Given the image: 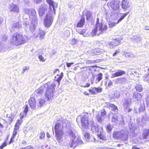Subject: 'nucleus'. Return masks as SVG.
<instances>
[{"label": "nucleus", "mask_w": 149, "mask_h": 149, "mask_svg": "<svg viewBox=\"0 0 149 149\" xmlns=\"http://www.w3.org/2000/svg\"><path fill=\"white\" fill-rule=\"evenodd\" d=\"M28 39V37L26 36H24L17 32L12 35L10 42L11 45L18 46L24 44Z\"/></svg>", "instance_id": "obj_1"}, {"label": "nucleus", "mask_w": 149, "mask_h": 149, "mask_svg": "<svg viewBox=\"0 0 149 149\" xmlns=\"http://www.w3.org/2000/svg\"><path fill=\"white\" fill-rule=\"evenodd\" d=\"M63 126L61 123H56L54 126V130L56 139L58 141L62 137L63 134Z\"/></svg>", "instance_id": "obj_2"}, {"label": "nucleus", "mask_w": 149, "mask_h": 149, "mask_svg": "<svg viewBox=\"0 0 149 149\" xmlns=\"http://www.w3.org/2000/svg\"><path fill=\"white\" fill-rule=\"evenodd\" d=\"M55 85L54 84L47 86L45 93V98L47 101H50L53 97Z\"/></svg>", "instance_id": "obj_3"}, {"label": "nucleus", "mask_w": 149, "mask_h": 149, "mask_svg": "<svg viewBox=\"0 0 149 149\" xmlns=\"http://www.w3.org/2000/svg\"><path fill=\"white\" fill-rule=\"evenodd\" d=\"M81 126L84 128L87 129L88 128L89 126L91 123L88 120V118L86 116H83L81 117L80 119Z\"/></svg>", "instance_id": "obj_4"}, {"label": "nucleus", "mask_w": 149, "mask_h": 149, "mask_svg": "<svg viewBox=\"0 0 149 149\" xmlns=\"http://www.w3.org/2000/svg\"><path fill=\"white\" fill-rule=\"evenodd\" d=\"M53 18L51 16L47 15L44 19V24L45 26L47 28L49 27L52 22Z\"/></svg>", "instance_id": "obj_5"}, {"label": "nucleus", "mask_w": 149, "mask_h": 149, "mask_svg": "<svg viewBox=\"0 0 149 149\" xmlns=\"http://www.w3.org/2000/svg\"><path fill=\"white\" fill-rule=\"evenodd\" d=\"M29 105L31 109H36L37 103L36 100L34 97H31L28 101Z\"/></svg>", "instance_id": "obj_6"}, {"label": "nucleus", "mask_w": 149, "mask_h": 149, "mask_svg": "<svg viewBox=\"0 0 149 149\" xmlns=\"http://www.w3.org/2000/svg\"><path fill=\"white\" fill-rule=\"evenodd\" d=\"M91 126L92 131L94 132L99 133V127L97 125L95 124L93 121H91Z\"/></svg>", "instance_id": "obj_7"}, {"label": "nucleus", "mask_w": 149, "mask_h": 149, "mask_svg": "<svg viewBox=\"0 0 149 149\" xmlns=\"http://www.w3.org/2000/svg\"><path fill=\"white\" fill-rule=\"evenodd\" d=\"M99 18H97L96 24V27H98L100 30L103 31L107 29V27L106 25H103L102 23H100L99 22Z\"/></svg>", "instance_id": "obj_8"}, {"label": "nucleus", "mask_w": 149, "mask_h": 149, "mask_svg": "<svg viewBox=\"0 0 149 149\" xmlns=\"http://www.w3.org/2000/svg\"><path fill=\"white\" fill-rule=\"evenodd\" d=\"M46 2L49 4V8L51 9L52 7L53 8V11L52 10V12L55 13V7H57V4L52 0H46Z\"/></svg>", "instance_id": "obj_9"}, {"label": "nucleus", "mask_w": 149, "mask_h": 149, "mask_svg": "<svg viewBox=\"0 0 149 149\" xmlns=\"http://www.w3.org/2000/svg\"><path fill=\"white\" fill-rule=\"evenodd\" d=\"M47 9V6L46 5H41L39 8L38 12L40 16L43 15L45 11Z\"/></svg>", "instance_id": "obj_10"}, {"label": "nucleus", "mask_w": 149, "mask_h": 149, "mask_svg": "<svg viewBox=\"0 0 149 149\" xmlns=\"http://www.w3.org/2000/svg\"><path fill=\"white\" fill-rule=\"evenodd\" d=\"M85 19L84 17H81L76 25V27L79 28H82L83 27L85 23Z\"/></svg>", "instance_id": "obj_11"}, {"label": "nucleus", "mask_w": 149, "mask_h": 149, "mask_svg": "<svg viewBox=\"0 0 149 149\" xmlns=\"http://www.w3.org/2000/svg\"><path fill=\"white\" fill-rule=\"evenodd\" d=\"M24 117L20 116L19 119H18L15 123L14 127L19 129L20 126L21 125L23 122L22 119Z\"/></svg>", "instance_id": "obj_12"}, {"label": "nucleus", "mask_w": 149, "mask_h": 149, "mask_svg": "<svg viewBox=\"0 0 149 149\" xmlns=\"http://www.w3.org/2000/svg\"><path fill=\"white\" fill-rule=\"evenodd\" d=\"M75 139H71L70 143L68 145L70 147L72 148H75L77 146V142L75 141Z\"/></svg>", "instance_id": "obj_13"}, {"label": "nucleus", "mask_w": 149, "mask_h": 149, "mask_svg": "<svg viewBox=\"0 0 149 149\" xmlns=\"http://www.w3.org/2000/svg\"><path fill=\"white\" fill-rule=\"evenodd\" d=\"M142 96L141 94L137 93L135 92L133 94V97L136 100V101H139L141 100Z\"/></svg>", "instance_id": "obj_14"}, {"label": "nucleus", "mask_w": 149, "mask_h": 149, "mask_svg": "<svg viewBox=\"0 0 149 149\" xmlns=\"http://www.w3.org/2000/svg\"><path fill=\"white\" fill-rule=\"evenodd\" d=\"M24 110L21 113L20 115L23 117H25L28 111L29 107L27 104L25 105L23 107Z\"/></svg>", "instance_id": "obj_15"}, {"label": "nucleus", "mask_w": 149, "mask_h": 149, "mask_svg": "<svg viewBox=\"0 0 149 149\" xmlns=\"http://www.w3.org/2000/svg\"><path fill=\"white\" fill-rule=\"evenodd\" d=\"M46 32L42 30H40L36 37H38L40 39L43 38L46 34Z\"/></svg>", "instance_id": "obj_16"}, {"label": "nucleus", "mask_w": 149, "mask_h": 149, "mask_svg": "<svg viewBox=\"0 0 149 149\" xmlns=\"http://www.w3.org/2000/svg\"><path fill=\"white\" fill-rule=\"evenodd\" d=\"M44 91V88L42 87H41L35 91L36 94L37 96H39L43 93Z\"/></svg>", "instance_id": "obj_17"}, {"label": "nucleus", "mask_w": 149, "mask_h": 149, "mask_svg": "<svg viewBox=\"0 0 149 149\" xmlns=\"http://www.w3.org/2000/svg\"><path fill=\"white\" fill-rule=\"evenodd\" d=\"M100 134L97 135V136L99 138L103 141H105L106 140L107 138L106 136V134L105 133H104L103 132H100Z\"/></svg>", "instance_id": "obj_18"}, {"label": "nucleus", "mask_w": 149, "mask_h": 149, "mask_svg": "<svg viewBox=\"0 0 149 149\" xmlns=\"http://www.w3.org/2000/svg\"><path fill=\"white\" fill-rule=\"evenodd\" d=\"M130 6L127 0H123L122 1V7L124 9H126Z\"/></svg>", "instance_id": "obj_19"}, {"label": "nucleus", "mask_w": 149, "mask_h": 149, "mask_svg": "<svg viewBox=\"0 0 149 149\" xmlns=\"http://www.w3.org/2000/svg\"><path fill=\"white\" fill-rule=\"evenodd\" d=\"M11 9L10 11L12 12L18 13L19 11V8L16 5L13 4L11 6Z\"/></svg>", "instance_id": "obj_20"}, {"label": "nucleus", "mask_w": 149, "mask_h": 149, "mask_svg": "<svg viewBox=\"0 0 149 149\" xmlns=\"http://www.w3.org/2000/svg\"><path fill=\"white\" fill-rule=\"evenodd\" d=\"M100 53V49L98 48H96L93 49L91 52L93 55H99Z\"/></svg>", "instance_id": "obj_21"}, {"label": "nucleus", "mask_w": 149, "mask_h": 149, "mask_svg": "<svg viewBox=\"0 0 149 149\" xmlns=\"http://www.w3.org/2000/svg\"><path fill=\"white\" fill-rule=\"evenodd\" d=\"M149 135V129H145L144 130L143 133V139H147L148 136Z\"/></svg>", "instance_id": "obj_22"}, {"label": "nucleus", "mask_w": 149, "mask_h": 149, "mask_svg": "<svg viewBox=\"0 0 149 149\" xmlns=\"http://www.w3.org/2000/svg\"><path fill=\"white\" fill-rule=\"evenodd\" d=\"M56 76L58 77L55 80L58 83V85H59L60 81L63 77V72H61L59 74H57Z\"/></svg>", "instance_id": "obj_23"}, {"label": "nucleus", "mask_w": 149, "mask_h": 149, "mask_svg": "<svg viewBox=\"0 0 149 149\" xmlns=\"http://www.w3.org/2000/svg\"><path fill=\"white\" fill-rule=\"evenodd\" d=\"M135 88L136 91L139 92H141L143 90V88L142 85L139 84H137L136 85Z\"/></svg>", "instance_id": "obj_24"}, {"label": "nucleus", "mask_w": 149, "mask_h": 149, "mask_svg": "<svg viewBox=\"0 0 149 149\" xmlns=\"http://www.w3.org/2000/svg\"><path fill=\"white\" fill-rule=\"evenodd\" d=\"M22 26V25L19 22H16L13 24L12 28L14 29H19Z\"/></svg>", "instance_id": "obj_25"}, {"label": "nucleus", "mask_w": 149, "mask_h": 149, "mask_svg": "<svg viewBox=\"0 0 149 149\" xmlns=\"http://www.w3.org/2000/svg\"><path fill=\"white\" fill-rule=\"evenodd\" d=\"M69 136L71 137V139H76V136L75 135V133L72 131V130H71L68 133Z\"/></svg>", "instance_id": "obj_26"}, {"label": "nucleus", "mask_w": 149, "mask_h": 149, "mask_svg": "<svg viewBox=\"0 0 149 149\" xmlns=\"http://www.w3.org/2000/svg\"><path fill=\"white\" fill-rule=\"evenodd\" d=\"M107 107L110 108H111L112 109V110H114L117 109V107L113 104L111 103H109L107 104L106 107Z\"/></svg>", "instance_id": "obj_27"}, {"label": "nucleus", "mask_w": 149, "mask_h": 149, "mask_svg": "<svg viewBox=\"0 0 149 149\" xmlns=\"http://www.w3.org/2000/svg\"><path fill=\"white\" fill-rule=\"evenodd\" d=\"M120 134L118 132H114L113 134V137L114 138L118 139L120 136Z\"/></svg>", "instance_id": "obj_28"}, {"label": "nucleus", "mask_w": 149, "mask_h": 149, "mask_svg": "<svg viewBox=\"0 0 149 149\" xmlns=\"http://www.w3.org/2000/svg\"><path fill=\"white\" fill-rule=\"evenodd\" d=\"M103 74L101 73H99L97 75L96 80L98 82H99L102 78Z\"/></svg>", "instance_id": "obj_29"}, {"label": "nucleus", "mask_w": 149, "mask_h": 149, "mask_svg": "<svg viewBox=\"0 0 149 149\" xmlns=\"http://www.w3.org/2000/svg\"><path fill=\"white\" fill-rule=\"evenodd\" d=\"M106 129L107 132H110L112 130V127L110 124H108L107 125Z\"/></svg>", "instance_id": "obj_30"}, {"label": "nucleus", "mask_w": 149, "mask_h": 149, "mask_svg": "<svg viewBox=\"0 0 149 149\" xmlns=\"http://www.w3.org/2000/svg\"><path fill=\"white\" fill-rule=\"evenodd\" d=\"M128 138V135L126 134H122V140L125 141L127 140Z\"/></svg>", "instance_id": "obj_31"}, {"label": "nucleus", "mask_w": 149, "mask_h": 149, "mask_svg": "<svg viewBox=\"0 0 149 149\" xmlns=\"http://www.w3.org/2000/svg\"><path fill=\"white\" fill-rule=\"evenodd\" d=\"M76 141L77 142V145L80 144L81 145L84 144L83 142L81 139V138L79 137L77 138V140H76Z\"/></svg>", "instance_id": "obj_32"}, {"label": "nucleus", "mask_w": 149, "mask_h": 149, "mask_svg": "<svg viewBox=\"0 0 149 149\" xmlns=\"http://www.w3.org/2000/svg\"><path fill=\"white\" fill-rule=\"evenodd\" d=\"M16 136V135L15 134H12V135L11 137L10 140L8 143L9 144H11L14 141L15 138Z\"/></svg>", "instance_id": "obj_33"}, {"label": "nucleus", "mask_w": 149, "mask_h": 149, "mask_svg": "<svg viewBox=\"0 0 149 149\" xmlns=\"http://www.w3.org/2000/svg\"><path fill=\"white\" fill-rule=\"evenodd\" d=\"M95 89V87H91L88 89V91L92 94H96Z\"/></svg>", "instance_id": "obj_34"}, {"label": "nucleus", "mask_w": 149, "mask_h": 149, "mask_svg": "<svg viewBox=\"0 0 149 149\" xmlns=\"http://www.w3.org/2000/svg\"><path fill=\"white\" fill-rule=\"evenodd\" d=\"M85 139L86 140L88 141L90 138V134L88 132H86L84 135Z\"/></svg>", "instance_id": "obj_35"}, {"label": "nucleus", "mask_w": 149, "mask_h": 149, "mask_svg": "<svg viewBox=\"0 0 149 149\" xmlns=\"http://www.w3.org/2000/svg\"><path fill=\"white\" fill-rule=\"evenodd\" d=\"M45 102L44 99H40L39 100V103L40 106H42Z\"/></svg>", "instance_id": "obj_36"}, {"label": "nucleus", "mask_w": 149, "mask_h": 149, "mask_svg": "<svg viewBox=\"0 0 149 149\" xmlns=\"http://www.w3.org/2000/svg\"><path fill=\"white\" fill-rule=\"evenodd\" d=\"M14 118V117L13 115H10L8 117V120L10 123H11L13 122Z\"/></svg>", "instance_id": "obj_37"}, {"label": "nucleus", "mask_w": 149, "mask_h": 149, "mask_svg": "<svg viewBox=\"0 0 149 149\" xmlns=\"http://www.w3.org/2000/svg\"><path fill=\"white\" fill-rule=\"evenodd\" d=\"M91 13L89 12H88L86 14V19L87 20H89L91 17Z\"/></svg>", "instance_id": "obj_38"}, {"label": "nucleus", "mask_w": 149, "mask_h": 149, "mask_svg": "<svg viewBox=\"0 0 149 149\" xmlns=\"http://www.w3.org/2000/svg\"><path fill=\"white\" fill-rule=\"evenodd\" d=\"M29 14L30 15H34L36 14V12L34 9H31L29 11Z\"/></svg>", "instance_id": "obj_39"}, {"label": "nucleus", "mask_w": 149, "mask_h": 149, "mask_svg": "<svg viewBox=\"0 0 149 149\" xmlns=\"http://www.w3.org/2000/svg\"><path fill=\"white\" fill-rule=\"evenodd\" d=\"M7 143H6V142H4L3 143L1 146H0V149H3V148L5 147L7 145Z\"/></svg>", "instance_id": "obj_40"}, {"label": "nucleus", "mask_w": 149, "mask_h": 149, "mask_svg": "<svg viewBox=\"0 0 149 149\" xmlns=\"http://www.w3.org/2000/svg\"><path fill=\"white\" fill-rule=\"evenodd\" d=\"M96 93L101 92L102 91V88L101 87H99L98 88L95 87Z\"/></svg>", "instance_id": "obj_41"}, {"label": "nucleus", "mask_w": 149, "mask_h": 149, "mask_svg": "<svg viewBox=\"0 0 149 149\" xmlns=\"http://www.w3.org/2000/svg\"><path fill=\"white\" fill-rule=\"evenodd\" d=\"M121 75V72H117L113 74V77H118Z\"/></svg>", "instance_id": "obj_42"}, {"label": "nucleus", "mask_w": 149, "mask_h": 149, "mask_svg": "<svg viewBox=\"0 0 149 149\" xmlns=\"http://www.w3.org/2000/svg\"><path fill=\"white\" fill-rule=\"evenodd\" d=\"M19 129L17 128L14 127L13 131V134H14L16 135L17 134V132L18 131Z\"/></svg>", "instance_id": "obj_43"}, {"label": "nucleus", "mask_w": 149, "mask_h": 149, "mask_svg": "<svg viewBox=\"0 0 149 149\" xmlns=\"http://www.w3.org/2000/svg\"><path fill=\"white\" fill-rule=\"evenodd\" d=\"M97 27H96L91 32V34L93 36H94L96 34L97 32Z\"/></svg>", "instance_id": "obj_44"}, {"label": "nucleus", "mask_w": 149, "mask_h": 149, "mask_svg": "<svg viewBox=\"0 0 149 149\" xmlns=\"http://www.w3.org/2000/svg\"><path fill=\"white\" fill-rule=\"evenodd\" d=\"M38 58L39 59L40 61L42 62H44L45 61L44 57L42 55H39L38 56Z\"/></svg>", "instance_id": "obj_45"}, {"label": "nucleus", "mask_w": 149, "mask_h": 149, "mask_svg": "<svg viewBox=\"0 0 149 149\" xmlns=\"http://www.w3.org/2000/svg\"><path fill=\"white\" fill-rule=\"evenodd\" d=\"M45 137V133L44 132H41L40 136V138L42 139H43Z\"/></svg>", "instance_id": "obj_46"}, {"label": "nucleus", "mask_w": 149, "mask_h": 149, "mask_svg": "<svg viewBox=\"0 0 149 149\" xmlns=\"http://www.w3.org/2000/svg\"><path fill=\"white\" fill-rule=\"evenodd\" d=\"M2 120L3 121V123H1L0 122V128H3L4 127V125L5 124V123L6 122L5 120L2 119Z\"/></svg>", "instance_id": "obj_47"}, {"label": "nucleus", "mask_w": 149, "mask_h": 149, "mask_svg": "<svg viewBox=\"0 0 149 149\" xmlns=\"http://www.w3.org/2000/svg\"><path fill=\"white\" fill-rule=\"evenodd\" d=\"M92 61V63H98L101 61V59H97L93 61H91V60L88 61V62L89 61Z\"/></svg>", "instance_id": "obj_48"}, {"label": "nucleus", "mask_w": 149, "mask_h": 149, "mask_svg": "<svg viewBox=\"0 0 149 149\" xmlns=\"http://www.w3.org/2000/svg\"><path fill=\"white\" fill-rule=\"evenodd\" d=\"M106 112L105 109H104L103 111L101 113V115L102 116H105L106 114Z\"/></svg>", "instance_id": "obj_49"}, {"label": "nucleus", "mask_w": 149, "mask_h": 149, "mask_svg": "<svg viewBox=\"0 0 149 149\" xmlns=\"http://www.w3.org/2000/svg\"><path fill=\"white\" fill-rule=\"evenodd\" d=\"M74 63L73 62H71L70 63H66V65L68 67H70Z\"/></svg>", "instance_id": "obj_50"}, {"label": "nucleus", "mask_w": 149, "mask_h": 149, "mask_svg": "<svg viewBox=\"0 0 149 149\" xmlns=\"http://www.w3.org/2000/svg\"><path fill=\"white\" fill-rule=\"evenodd\" d=\"M76 40L75 38H73L71 40V42L72 45H74L76 44Z\"/></svg>", "instance_id": "obj_51"}, {"label": "nucleus", "mask_w": 149, "mask_h": 149, "mask_svg": "<svg viewBox=\"0 0 149 149\" xmlns=\"http://www.w3.org/2000/svg\"><path fill=\"white\" fill-rule=\"evenodd\" d=\"M90 84L89 83H87L86 84V85L84 86H82V87L84 88L88 87L90 86Z\"/></svg>", "instance_id": "obj_52"}, {"label": "nucleus", "mask_w": 149, "mask_h": 149, "mask_svg": "<svg viewBox=\"0 0 149 149\" xmlns=\"http://www.w3.org/2000/svg\"><path fill=\"white\" fill-rule=\"evenodd\" d=\"M96 118L98 121L100 122L102 121V119L100 116H96Z\"/></svg>", "instance_id": "obj_53"}, {"label": "nucleus", "mask_w": 149, "mask_h": 149, "mask_svg": "<svg viewBox=\"0 0 149 149\" xmlns=\"http://www.w3.org/2000/svg\"><path fill=\"white\" fill-rule=\"evenodd\" d=\"M29 67L28 66H26L24 68L23 71L24 72L26 70H28L29 69Z\"/></svg>", "instance_id": "obj_54"}, {"label": "nucleus", "mask_w": 149, "mask_h": 149, "mask_svg": "<svg viewBox=\"0 0 149 149\" xmlns=\"http://www.w3.org/2000/svg\"><path fill=\"white\" fill-rule=\"evenodd\" d=\"M128 13V12H127L126 13H125L123 14L122 16V19H123Z\"/></svg>", "instance_id": "obj_55"}, {"label": "nucleus", "mask_w": 149, "mask_h": 149, "mask_svg": "<svg viewBox=\"0 0 149 149\" xmlns=\"http://www.w3.org/2000/svg\"><path fill=\"white\" fill-rule=\"evenodd\" d=\"M113 83L110 80L109 82L108 83V86H110L112 85Z\"/></svg>", "instance_id": "obj_56"}, {"label": "nucleus", "mask_w": 149, "mask_h": 149, "mask_svg": "<svg viewBox=\"0 0 149 149\" xmlns=\"http://www.w3.org/2000/svg\"><path fill=\"white\" fill-rule=\"evenodd\" d=\"M22 143L23 146H25L26 145L27 143L25 141L23 140L22 141Z\"/></svg>", "instance_id": "obj_57"}, {"label": "nucleus", "mask_w": 149, "mask_h": 149, "mask_svg": "<svg viewBox=\"0 0 149 149\" xmlns=\"http://www.w3.org/2000/svg\"><path fill=\"white\" fill-rule=\"evenodd\" d=\"M28 149H35L31 145L28 146Z\"/></svg>", "instance_id": "obj_58"}, {"label": "nucleus", "mask_w": 149, "mask_h": 149, "mask_svg": "<svg viewBox=\"0 0 149 149\" xmlns=\"http://www.w3.org/2000/svg\"><path fill=\"white\" fill-rule=\"evenodd\" d=\"M132 149H140L139 148H137L135 146H132Z\"/></svg>", "instance_id": "obj_59"}, {"label": "nucleus", "mask_w": 149, "mask_h": 149, "mask_svg": "<svg viewBox=\"0 0 149 149\" xmlns=\"http://www.w3.org/2000/svg\"><path fill=\"white\" fill-rule=\"evenodd\" d=\"M57 72H58V73H59V70L58 69H55L54 72V73L55 74V73H56Z\"/></svg>", "instance_id": "obj_60"}, {"label": "nucleus", "mask_w": 149, "mask_h": 149, "mask_svg": "<svg viewBox=\"0 0 149 149\" xmlns=\"http://www.w3.org/2000/svg\"><path fill=\"white\" fill-rule=\"evenodd\" d=\"M28 146H27L25 147L21 148H19V149H28Z\"/></svg>", "instance_id": "obj_61"}, {"label": "nucleus", "mask_w": 149, "mask_h": 149, "mask_svg": "<svg viewBox=\"0 0 149 149\" xmlns=\"http://www.w3.org/2000/svg\"><path fill=\"white\" fill-rule=\"evenodd\" d=\"M120 20H121V18H120L119 19H118L117 22L116 23H114L113 25V26H114L115 24H116L118 23Z\"/></svg>", "instance_id": "obj_62"}, {"label": "nucleus", "mask_w": 149, "mask_h": 149, "mask_svg": "<svg viewBox=\"0 0 149 149\" xmlns=\"http://www.w3.org/2000/svg\"><path fill=\"white\" fill-rule=\"evenodd\" d=\"M54 147L53 146H50L47 148V149H54Z\"/></svg>", "instance_id": "obj_63"}, {"label": "nucleus", "mask_w": 149, "mask_h": 149, "mask_svg": "<svg viewBox=\"0 0 149 149\" xmlns=\"http://www.w3.org/2000/svg\"><path fill=\"white\" fill-rule=\"evenodd\" d=\"M145 30H149V27L148 26H146L145 27Z\"/></svg>", "instance_id": "obj_64"}]
</instances>
